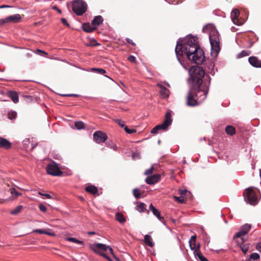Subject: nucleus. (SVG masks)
Instances as JSON below:
<instances>
[{
	"label": "nucleus",
	"instance_id": "f257e3e1",
	"mask_svg": "<svg viewBox=\"0 0 261 261\" xmlns=\"http://www.w3.org/2000/svg\"><path fill=\"white\" fill-rule=\"evenodd\" d=\"M175 52L177 60L184 67L180 57L185 55L190 61L197 64H202L205 59L204 51L195 36H188L185 38L179 39L177 42Z\"/></svg>",
	"mask_w": 261,
	"mask_h": 261
},
{
	"label": "nucleus",
	"instance_id": "f03ea898",
	"mask_svg": "<svg viewBox=\"0 0 261 261\" xmlns=\"http://www.w3.org/2000/svg\"><path fill=\"white\" fill-rule=\"evenodd\" d=\"M210 81L207 84H200L199 87L194 88L190 86L187 96V105L189 106H196L202 102L206 98Z\"/></svg>",
	"mask_w": 261,
	"mask_h": 261
},
{
	"label": "nucleus",
	"instance_id": "7ed1b4c3",
	"mask_svg": "<svg viewBox=\"0 0 261 261\" xmlns=\"http://www.w3.org/2000/svg\"><path fill=\"white\" fill-rule=\"evenodd\" d=\"M202 32L208 34L211 46V55L213 57H217L220 50L218 31L215 25L212 24H207L203 27Z\"/></svg>",
	"mask_w": 261,
	"mask_h": 261
},
{
	"label": "nucleus",
	"instance_id": "20e7f679",
	"mask_svg": "<svg viewBox=\"0 0 261 261\" xmlns=\"http://www.w3.org/2000/svg\"><path fill=\"white\" fill-rule=\"evenodd\" d=\"M189 78L188 80L190 86L194 88L199 87L200 84H207L203 81L205 72L203 69L199 66H193L189 70Z\"/></svg>",
	"mask_w": 261,
	"mask_h": 261
},
{
	"label": "nucleus",
	"instance_id": "39448f33",
	"mask_svg": "<svg viewBox=\"0 0 261 261\" xmlns=\"http://www.w3.org/2000/svg\"><path fill=\"white\" fill-rule=\"evenodd\" d=\"M90 249L94 252L98 253L101 256H103L110 261H112L108 256L107 253L104 252L109 250L110 252L113 255V249L106 244L101 243H95L90 245Z\"/></svg>",
	"mask_w": 261,
	"mask_h": 261
},
{
	"label": "nucleus",
	"instance_id": "423d86ee",
	"mask_svg": "<svg viewBox=\"0 0 261 261\" xmlns=\"http://www.w3.org/2000/svg\"><path fill=\"white\" fill-rule=\"evenodd\" d=\"M243 196L245 201L251 205H255L258 203L257 198L253 187L246 189Z\"/></svg>",
	"mask_w": 261,
	"mask_h": 261
},
{
	"label": "nucleus",
	"instance_id": "0eeeda50",
	"mask_svg": "<svg viewBox=\"0 0 261 261\" xmlns=\"http://www.w3.org/2000/svg\"><path fill=\"white\" fill-rule=\"evenodd\" d=\"M172 119L171 118V114L169 112H167L165 115V119L163 123L156 125L151 130L152 134H157L159 130H166L168 127L172 124Z\"/></svg>",
	"mask_w": 261,
	"mask_h": 261
},
{
	"label": "nucleus",
	"instance_id": "6e6552de",
	"mask_svg": "<svg viewBox=\"0 0 261 261\" xmlns=\"http://www.w3.org/2000/svg\"><path fill=\"white\" fill-rule=\"evenodd\" d=\"M87 4L82 0H75L72 3V10L77 15L81 16L86 12Z\"/></svg>",
	"mask_w": 261,
	"mask_h": 261
},
{
	"label": "nucleus",
	"instance_id": "1a4fd4ad",
	"mask_svg": "<svg viewBox=\"0 0 261 261\" xmlns=\"http://www.w3.org/2000/svg\"><path fill=\"white\" fill-rule=\"evenodd\" d=\"M251 224L248 223L244 224L240 227L239 231L234 234V236L233 237V239L236 240V239L240 238L241 240V241H237V243H243L245 241V240L242 237L248 233V232L251 229Z\"/></svg>",
	"mask_w": 261,
	"mask_h": 261
},
{
	"label": "nucleus",
	"instance_id": "9d476101",
	"mask_svg": "<svg viewBox=\"0 0 261 261\" xmlns=\"http://www.w3.org/2000/svg\"><path fill=\"white\" fill-rule=\"evenodd\" d=\"M47 173L53 176H61L63 172L60 170L59 167L55 164H49L46 167Z\"/></svg>",
	"mask_w": 261,
	"mask_h": 261
},
{
	"label": "nucleus",
	"instance_id": "9b49d317",
	"mask_svg": "<svg viewBox=\"0 0 261 261\" xmlns=\"http://www.w3.org/2000/svg\"><path fill=\"white\" fill-rule=\"evenodd\" d=\"M108 138L107 134L103 132L98 130L93 134V139L97 143L105 142Z\"/></svg>",
	"mask_w": 261,
	"mask_h": 261
},
{
	"label": "nucleus",
	"instance_id": "f8f14e48",
	"mask_svg": "<svg viewBox=\"0 0 261 261\" xmlns=\"http://www.w3.org/2000/svg\"><path fill=\"white\" fill-rule=\"evenodd\" d=\"M239 15H240V11H239V10H238L237 9H235L233 10H232L230 14V17H231V19L233 23L234 24H236L238 25H241L243 24V23L241 22L238 18Z\"/></svg>",
	"mask_w": 261,
	"mask_h": 261
},
{
	"label": "nucleus",
	"instance_id": "ddd939ff",
	"mask_svg": "<svg viewBox=\"0 0 261 261\" xmlns=\"http://www.w3.org/2000/svg\"><path fill=\"white\" fill-rule=\"evenodd\" d=\"M149 209L150 211L152 212V213H153V215H154L162 223H163L164 225H165V221H164V218L163 217H162L161 216V213L158 210L156 209L153 205L152 204H150L149 206Z\"/></svg>",
	"mask_w": 261,
	"mask_h": 261
},
{
	"label": "nucleus",
	"instance_id": "4468645a",
	"mask_svg": "<svg viewBox=\"0 0 261 261\" xmlns=\"http://www.w3.org/2000/svg\"><path fill=\"white\" fill-rule=\"evenodd\" d=\"M248 62L254 67L261 68V60H259L256 57H250L248 58Z\"/></svg>",
	"mask_w": 261,
	"mask_h": 261
},
{
	"label": "nucleus",
	"instance_id": "2eb2a0df",
	"mask_svg": "<svg viewBox=\"0 0 261 261\" xmlns=\"http://www.w3.org/2000/svg\"><path fill=\"white\" fill-rule=\"evenodd\" d=\"M161 176L160 174H154L153 175L148 176L146 179L145 181L147 184L149 185H153L156 183L159 179H160Z\"/></svg>",
	"mask_w": 261,
	"mask_h": 261
},
{
	"label": "nucleus",
	"instance_id": "dca6fc26",
	"mask_svg": "<svg viewBox=\"0 0 261 261\" xmlns=\"http://www.w3.org/2000/svg\"><path fill=\"white\" fill-rule=\"evenodd\" d=\"M11 147V143L7 139L0 138V148L8 149Z\"/></svg>",
	"mask_w": 261,
	"mask_h": 261
},
{
	"label": "nucleus",
	"instance_id": "f3484780",
	"mask_svg": "<svg viewBox=\"0 0 261 261\" xmlns=\"http://www.w3.org/2000/svg\"><path fill=\"white\" fill-rule=\"evenodd\" d=\"M158 86L160 88V93L163 98H165L169 96V90L161 84H158Z\"/></svg>",
	"mask_w": 261,
	"mask_h": 261
},
{
	"label": "nucleus",
	"instance_id": "a211bd4d",
	"mask_svg": "<svg viewBox=\"0 0 261 261\" xmlns=\"http://www.w3.org/2000/svg\"><path fill=\"white\" fill-rule=\"evenodd\" d=\"M8 22H18L21 19V16L19 14L10 15L7 17Z\"/></svg>",
	"mask_w": 261,
	"mask_h": 261
},
{
	"label": "nucleus",
	"instance_id": "6ab92c4d",
	"mask_svg": "<svg viewBox=\"0 0 261 261\" xmlns=\"http://www.w3.org/2000/svg\"><path fill=\"white\" fill-rule=\"evenodd\" d=\"M103 21L102 17L100 15L95 16L92 20V24L93 25H99Z\"/></svg>",
	"mask_w": 261,
	"mask_h": 261
},
{
	"label": "nucleus",
	"instance_id": "aec40b11",
	"mask_svg": "<svg viewBox=\"0 0 261 261\" xmlns=\"http://www.w3.org/2000/svg\"><path fill=\"white\" fill-rule=\"evenodd\" d=\"M9 96L14 103H16L19 101V97L18 94L15 91H10L9 92Z\"/></svg>",
	"mask_w": 261,
	"mask_h": 261
},
{
	"label": "nucleus",
	"instance_id": "412c9836",
	"mask_svg": "<svg viewBox=\"0 0 261 261\" xmlns=\"http://www.w3.org/2000/svg\"><path fill=\"white\" fill-rule=\"evenodd\" d=\"M82 29L85 32L91 33L95 29V28L92 27L89 23H85L82 25Z\"/></svg>",
	"mask_w": 261,
	"mask_h": 261
},
{
	"label": "nucleus",
	"instance_id": "4be33fe9",
	"mask_svg": "<svg viewBox=\"0 0 261 261\" xmlns=\"http://www.w3.org/2000/svg\"><path fill=\"white\" fill-rule=\"evenodd\" d=\"M194 254L196 259H198L200 261H209L206 257H205L200 251L195 250Z\"/></svg>",
	"mask_w": 261,
	"mask_h": 261
},
{
	"label": "nucleus",
	"instance_id": "5701e85b",
	"mask_svg": "<svg viewBox=\"0 0 261 261\" xmlns=\"http://www.w3.org/2000/svg\"><path fill=\"white\" fill-rule=\"evenodd\" d=\"M115 219L119 223L123 224L126 221V218L124 215L121 213H117L115 214Z\"/></svg>",
	"mask_w": 261,
	"mask_h": 261
},
{
	"label": "nucleus",
	"instance_id": "b1692460",
	"mask_svg": "<svg viewBox=\"0 0 261 261\" xmlns=\"http://www.w3.org/2000/svg\"><path fill=\"white\" fill-rule=\"evenodd\" d=\"M85 190L91 194H95L97 193L98 190L97 187L93 185H89L85 188Z\"/></svg>",
	"mask_w": 261,
	"mask_h": 261
},
{
	"label": "nucleus",
	"instance_id": "393cba45",
	"mask_svg": "<svg viewBox=\"0 0 261 261\" xmlns=\"http://www.w3.org/2000/svg\"><path fill=\"white\" fill-rule=\"evenodd\" d=\"M144 241L147 246L150 247L153 246V243L152 241V238L150 236L146 234L144 236Z\"/></svg>",
	"mask_w": 261,
	"mask_h": 261
},
{
	"label": "nucleus",
	"instance_id": "a878e982",
	"mask_svg": "<svg viewBox=\"0 0 261 261\" xmlns=\"http://www.w3.org/2000/svg\"><path fill=\"white\" fill-rule=\"evenodd\" d=\"M225 132L227 135L232 136L236 133V129L233 126L228 125L225 128Z\"/></svg>",
	"mask_w": 261,
	"mask_h": 261
},
{
	"label": "nucleus",
	"instance_id": "bb28decb",
	"mask_svg": "<svg viewBox=\"0 0 261 261\" xmlns=\"http://www.w3.org/2000/svg\"><path fill=\"white\" fill-rule=\"evenodd\" d=\"M33 232H36V233H38L39 234H47V235H49L50 236H54L55 235L54 232H48L45 230L41 229H35L33 230Z\"/></svg>",
	"mask_w": 261,
	"mask_h": 261
},
{
	"label": "nucleus",
	"instance_id": "cd10ccee",
	"mask_svg": "<svg viewBox=\"0 0 261 261\" xmlns=\"http://www.w3.org/2000/svg\"><path fill=\"white\" fill-rule=\"evenodd\" d=\"M66 240L68 241L71 242H73V243H74L76 244H81L82 245H84V243L83 241L79 240L74 238H71V237L67 238L66 239Z\"/></svg>",
	"mask_w": 261,
	"mask_h": 261
},
{
	"label": "nucleus",
	"instance_id": "c85d7f7f",
	"mask_svg": "<svg viewBox=\"0 0 261 261\" xmlns=\"http://www.w3.org/2000/svg\"><path fill=\"white\" fill-rule=\"evenodd\" d=\"M189 245L191 249L193 250L194 252L195 250L199 251L200 244H197L196 242H194L193 243H189Z\"/></svg>",
	"mask_w": 261,
	"mask_h": 261
},
{
	"label": "nucleus",
	"instance_id": "c756f323",
	"mask_svg": "<svg viewBox=\"0 0 261 261\" xmlns=\"http://www.w3.org/2000/svg\"><path fill=\"white\" fill-rule=\"evenodd\" d=\"M136 207L137 210L139 212H143L146 210V204L144 203H140Z\"/></svg>",
	"mask_w": 261,
	"mask_h": 261
},
{
	"label": "nucleus",
	"instance_id": "7c9ffc66",
	"mask_svg": "<svg viewBox=\"0 0 261 261\" xmlns=\"http://www.w3.org/2000/svg\"><path fill=\"white\" fill-rule=\"evenodd\" d=\"M84 125H84V123L82 121H76L74 123L75 127L77 129H79V130L84 128Z\"/></svg>",
	"mask_w": 261,
	"mask_h": 261
},
{
	"label": "nucleus",
	"instance_id": "2f4dec72",
	"mask_svg": "<svg viewBox=\"0 0 261 261\" xmlns=\"http://www.w3.org/2000/svg\"><path fill=\"white\" fill-rule=\"evenodd\" d=\"M133 195H134V197H135V198L138 199L140 197L141 193L138 189H137V188L134 189L133 190Z\"/></svg>",
	"mask_w": 261,
	"mask_h": 261
},
{
	"label": "nucleus",
	"instance_id": "473e14b6",
	"mask_svg": "<svg viewBox=\"0 0 261 261\" xmlns=\"http://www.w3.org/2000/svg\"><path fill=\"white\" fill-rule=\"evenodd\" d=\"M22 208V206L18 205L11 212L12 215H16L19 213Z\"/></svg>",
	"mask_w": 261,
	"mask_h": 261
},
{
	"label": "nucleus",
	"instance_id": "72a5a7b5",
	"mask_svg": "<svg viewBox=\"0 0 261 261\" xmlns=\"http://www.w3.org/2000/svg\"><path fill=\"white\" fill-rule=\"evenodd\" d=\"M8 116L11 120L15 119L17 117V113L15 111H11L8 113Z\"/></svg>",
	"mask_w": 261,
	"mask_h": 261
},
{
	"label": "nucleus",
	"instance_id": "f704fd0d",
	"mask_svg": "<svg viewBox=\"0 0 261 261\" xmlns=\"http://www.w3.org/2000/svg\"><path fill=\"white\" fill-rule=\"evenodd\" d=\"M249 55V53L247 50H242L240 53L237 55L238 58H241L244 57H246Z\"/></svg>",
	"mask_w": 261,
	"mask_h": 261
},
{
	"label": "nucleus",
	"instance_id": "c9c22d12",
	"mask_svg": "<svg viewBox=\"0 0 261 261\" xmlns=\"http://www.w3.org/2000/svg\"><path fill=\"white\" fill-rule=\"evenodd\" d=\"M243 243L238 244V245H241V248L244 254H246L249 249V246L247 245H242Z\"/></svg>",
	"mask_w": 261,
	"mask_h": 261
},
{
	"label": "nucleus",
	"instance_id": "e433bc0d",
	"mask_svg": "<svg viewBox=\"0 0 261 261\" xmlns=\"http://www.w3.org/2000/svg\"><path fill=\"white\" fill-rule=\"evenodd\" d=\"M38 194L42 196V198L43 199H53V197L49 194L47 193H42L40 192H38Z\"/></svg>",
	"mask_w": 261,
	"mask_h": 261
},
{
	"label": "nucleus",
	"instance_id": "4c0bfd02",
	"mask_svg": "<svg viewBox=\"0 0 261 261\" xmlns=\"http://www.w3.org/2000/svg\"><path fill=\"white\" fill-rule=\"evenodd\" d=\"M10 191L11 194L13 196H15L16 197H18L20 195V194L19 192H18L15 188H10Z\"/></svg>",
	"mask_w": 261,
	"mask_h": 261
},
{
	"label": "nucleus",
	"instance_id": "58836bf2",
	"mask_svg": "<svg viewBox=\"0 0 261 261\" xmlns=\"http://www.w3.org/2000/svg\"><path fill=\"white\" fill-rule=\"evenodd\" d=\"M250 258L255 260L259 258V255L257 253H252L250 255Z\"/></svg>",
	"mask_w": 261,
	"mask_h": 261
},
{
	"label": "nucleus",
	"instance_id": "ea45409f",
	"mask_svg": "<svg viewBox=\"0 0 261 261\" xmlns=\"http://www.w3.org/2000/svg\"><path fill=\"white\" fill-rule=\"evenodd\" d=\"M115 122L121 127L125 128V126H126L124 124V121L121 119H115Z\"/></svg>",
	"mask_w": 261,
	"mask_h": 261
},
{
	"label": "nucleus",
	"instance_id": "a19ab883",
	"mask_svg": "<svg viewBox=\"0 0 261 261\" xmlns=\"http://www.w3.org/2000/svg\"><path fill=\"white\" fill-rule=\"evenodd\" d=\"M92 71H96L100 74H104L106 73V70L102 68H93L91 69Z\"/></svg>",
	"mask_w": 261,
	"mask_h": 261
},
{
	"label": "nucleus",
	"instance_id": "79ce46f5",
	"mask_svg": "<svg viewBox=\"0 0 261 261\" xmlns=\"http://www.w3.org/2000/svg\"><path fill=\"white\" fill-rule=\"evenodd\" d=\"M124 130L126 132V133L128 134H132L137 132L136 129H129L127 126H125Z\"/></svg>",
	"mask_w": 261,
	"mask_h": 261
},
{
	"label": "nucleus",
	"instance_id": "37998d69",
	"mask_svg": "<svg viewBox=\"0 0 261 261\" xmlns=\"http://www.w3.org/2000/svg\"><path fill=\"white\" fill-rule=\"evenodd\" d=\"M153 166H151L149 169L146 170V171L144 172V174L146 175H150L151 174H152V173L153 172Z\"/></svg>",
	"mask_w": 261,
	"mask_h": 261
},
{
	"label": "nucleus",
	"instance_id": "c03bdc74",
	"mask_svg": "<svg viewBox=\"0 0 261 261\" xmlns=\"http://www.w3.org/2000/svg\"><path fill=\"white\" fill-rule=\"evenodd\" d=\"M174 198L175 200L178 201L180 203H183L185 202V200L184 198L180 197H177V196H174Z\"/></svg>",
	"mask_w": 261,
	"mask_h": 261
},
{
	"label": "nucleus",
	"instance_id": "a18cd8bd",
	"mask_svg": "<svg viewBox=\"0 0 261 261\" xmlns=\"http://www.w3.org/2000/svg\"><path fill=\"white\" fill-rule=\"evenodd\" d=\"M7 23H8L7 17L4 19H0V25H3Z\"/></svg>",
	"mask_w": 261,
	"mask_h": 261
},
{
	"label": "nucleus",
	"instance_id": "49530a36",
	"mask_svg": "<svg viewBox=\"0 0 261 261\" xmlns=\"http://www.w3.org/2000/svg\"><path fill=\"white\" fill-rule=\"evenodd\" d=\"M39 209L40 211L45 212L46 211V207L43 205V204H40L39 206Z\"/></svg>",
	"mask_w": 261,
	"mask_h": 261
},
{
	"label": "nucleus",
	"instance_id": "de8ad7c7",
	"mask_svg": "<svg viewBox=\"0 0 261 261\" xmlns=\"http://www.w3.org/2000/svg\"><path fill=\"white\" fill-rule=\"evenodd\" d=\"M127 59L129 61L131 62H135L136 61V58L132 55H130L128 57Z\"/></svg>",
	"mask_w": 261,
	"mask_h": 261
},
{
	"label": "nucleus",
	"instance_id": "09e8293b",
	"mask_svg": "<svg viewBox=\"0 0 261 261\" xmlns=\"http://www.w3.org/2000/svg\"><path fill=\"white\" fill-rule=\"evenodd\" d=\"M187 192V190H179L178 193L181 196H184L186 195Z\"/></svg>",
	"mask_w": 261,
	"mask_h": 261
},
{
	"label": "nucleus",
	"instance_id": "8fccbe9b",
	"mask_svg": "<svg viewBox=\"0 0 261 261\" xmlns=\"http://www.w3.org/2000/svg\"><path fill=\"white\" fill-rule=\"evenodd\" d=\"M196 235L192 236L191 237V239H190V240L189 241V243H193L194 242H196Z\"/></svg>",
	"mask_w": 261,
	"mask_h": 261
},
{
	"label": "nucleus",
	"instance_id": "3c124183",
	"mask_svg": "<svg viewBox=\"0 0 261 261\" xmlns=\"http://www.w3.org/2000/svg\"><path fill=\"white\" fill-rule=\"evenodd\" d=\"M61 22L65 25H66V26H69V24L68 23L67 20L64 18H63L61 19Z\"/></svg>",
	"mask_w": 261,
	"mask_h": 261
},
{
	"label": "nucleus",
	"instance_id": "603ef678",
	"mask_svg": "<svg viewBox=\"0 0 261 261\" xmlns=\"http://www.w3.org/2000/svg\"><path fill=\"white\" fill-rule=\"evenodd\" d=\"M126 40L127 43L133 45V46H135L136 45V44L133 41V40L129 38H126Z\"/></svg>",
	"mask_w": 261,
	"mask_h": 261
},
{
	"label": "nucleus",
	"instance_id": "864d4df0",
	"mask_svg": "<svg viewBox=\"0 0 261 261\" xmlns=\"http://www.w3.org/2000/svg\"><path fill=\"white\" fill-rule=\"evenodd\" d=\"M256 249L261 252V244L260 243H258L257 245H256Z\"/></svg>",
	"mask_w": 261,
	"mask_h": 261
},
{
	"label": "nucleus",
	"instance_id": "5fc2aeb1",
	"mask_svg": "<svg viewBox=\"0 0 261 261\" xmlns=\"http://www.w3.org/2000/svg\"><path fill=\"white\" fill-rule=\"evenodd\" d=\"M11 7H12L11 6L6 5H2V6H0V9L11 8Z\"/></svg>",
	"mask_w": 261,
	"mask_h": 261
},
{
	"label": "nucleus",
	"instance_id": "6e6d98bb",
	"mask_svg": "<svg viewBox=\"0 0 261 261\" xmlns=\"http://www.w3.org/2000/svg\"><path fill=\"white\" fill-rule=\"evenodd\" d=\"M64 96H77V95L75 94H64Z\"/></svg>",
	"mask_w": 261,
	"mask_h": 261
},
{
	"label": "nucleus",
	"instance_id": "4d7b16f0",
	"mask_svg": "<svg viewBox=\"0 0 261 261\" xmlns=\"http://www.w3.org/2000/svg\"><path fill=\"white\" fill-rule=\"evenodd\" d=\"M111 148H112L113 150H114L115 151H116L117 149V145L115 144H114L112 146H111Z\"/></svg>",
	"mask_w": 261,
	"mask_h": 261
},
{
	"label": "nucleus",
	"instance_id": "13d9d810",
	"mask_svg": "<svg viewBox=\"0 0 261 261\" xmlns=\"http://www.w3.org/2000/svg\"><path fill=\"white\" fill-rule=\"evenodd\" d=\"M32 51L31 52H29V53H26L25 54V56L27 57V58H30L32 57Z\"/></svg>",
	"mask_w": 261,
	"mask_h": 261
},
{
	"label": "nucleus",
	"instance_id": "bf43d9fd",
	"mask_svg": "<svg viewBox=\"0 0 261 261\" xmlns=\"http://www.w3.org/2000/svg\"><path fill=\"white\" fill-rule=\"evenodd\" d=\"M138 156H139V153H135V152H134L133 155H132V156H133V158L134 159L136 158Z\"/></svg>",
	"mask_w": 261,
	"mask_h": 261
},
{
	"label": "nucleus",
	"instance_id": "052dcab7",
	"mask_svg": "<svg viewBox=\"0 0 261 261\" xmlns=\"http://www.w3.org/2000/svg\"><path fill=\"white\" fill-rule=\"evenodd\" d=\"M53 9H55V10H57V11H58V12L59 13H61V10L60 9H59L56 6H54L53 7Z\"/></svg>",
	"mask_w": 261,
	"mask_h": 261
},
{
	"label": "nucleus",
	"instance_id": "680f3d73",
	"mask_svg": "<svg viewBox=\"0 0 261 261\" xmlns=\"http://www.w3.org/2000/svg\"><path fill=\"white\" fill-rule=\"evenodd\" d=\"M36 51H37V52L42 53H43V54H45V55H47V53H46V52H45V51H43V50H41V49H37L36 50Z\"/></svg>",
	"mask_w": 261,
	"mask_h": 261
},
{
	"label": "nucleus",
	"instance_id": "e2e57ef3",
	"mask_svg": "<svg viewBox=\"0 0 261 261\" xmlns=\"http://www.w3.org/2000/svg\"><path fill=\"white\" fill-rule=\"evenodd\" d=\"M95 233V232L94 231H88V234L89 235H92V234H94Z\"/></svg>",
	"mask_w": 261,
	"mask_h": 261
},
{
	"label": "nucleus",
	"instance_id": "0e129e2a",
	"mask_svg": "<svg viewBox=\"0 0 261 261\" xmlns=\"http://www.w3.org/2000/svg\"><path fill=\"white\" fill-rule=\"evenodd\" d=\"M28 142H29V140H24V141H23L24 145H27V143H28Z\"/></svg>",
	"mask_w": 261,
	"mask_h": 261
},
{
	"label": "nucleus",
	"instance_id": "69168bd1",
	"mask_svg": "<svg viewBox=\"0 0 261 261\" xmlns=\"http://www.w3.org/2000/svg\"><path fill=\"white\" fill-rule=\"evenodd\" d=\"M36 145H37V144H35V145L32 144V147H31V149L33 150L35 148Z\"/></svg>",
	"mask_w": 261,
	"mask_h": 261
},
{
	"label": "nucleus",
	"instance_id": "338daca9",
	"mask_svg": "<svg viewBox=\"0 0 261 261\" xmlns=\"http://www.w3.org/2000/svg\"><path fill=\"white\" fill-rule=\"evenodd\" d=\"M224 222H225V223L227 224V221L226 219H225L224 220Z\"/></svg>",
	"mask_w": 261,
	"mask_h": 261
},
{
	"label": "nucleus",
	"instance_id": "774afa93",
	"mask_svg": "<svg viewBox=\"0 0 261 261\" xmlns=\"http://www.w3.org/2000/svg\"><path fill=\"white\" fill-rule=\"evenodd\" d=\"M221 215L222 217H223L224 216V214L223 213H221Z\"/></svg>",
	"mask_w": 261,
	"mask_h": 261
}]
</instances>
